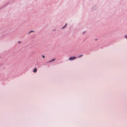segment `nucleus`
Segmentation results:
<instances>
[{"label":"nucleus","instance_id":"6","mask_svg":"<svg viewBox=\"0 0 127 127\" xmlns=\"http://www.w3.org/2000/svg\"><path fill=\"white\" fill-rule=\"evenodd\" d=\"M82 56H83V55H80L78 56V57L79 58H80Z\"/></svg>","mask_w":127,"mask_h":127},{"label":"nucleus","instance_id":"8","mask_svg":"<svg viewBox=\"0 0 127 127\" xmlns=\"http://www.w3.org/2000/svg\"><path fill=\"white\" fill-rule=\"evenodd\" d=\"M42 56V57L43 58H45V56H44V55H43Z\"/></svg>","mask_w":127,"mask_h":127},{"label":"nucleus","instance_id":"4","mask_svg":"<svg viewBox=\"0 0 127 127\" xmlns=\"http://www.w3.org/2000/svg\"><path fill=\"white\" fill-rule=\"evenodd\" d=\"M37 70V69L36 68H35L33 70V72H36Z\"/></svg>","mask_w":127,"mask_h":127},{"label":"nucleus","instance_id":"5","mask_svg":"<svg viewBox=\"0 0 127 127\" xmlns=\"http://www.w3.org/2000/svg\"><path fill=\"white\" fill-rule=\"evenodd\" d=\"M34 31H31L29 33H28V34H29L30 33H31L32 32H34Z\"/></svg>","mask_w":127,"mask_h":127},{"label":"nucleus","instance_id":"2","mask_svg":"<svg viewBox=\"0 0 127 127\" xmlns=\"http://www.w3.org/2000/svg\"><path fill=\"white\" fill-rule=\"evenodd\" d=\"M55 59H53L52 60H51L50 61L48 62L47 63H50V62H52L54 61H55Z\"/></svg>","mask_w":127,"mask_h":127},{"label":"nucleus","instance_id":"1","mask_svg":"<svg viewBox=\"0 0 127 127\" xmlns=\"http://www.w3.org/2000/svg\"><path fill=\"white\" fill-rule=\"evenodd\" d=\"M76 58L75 57H70L69 58V60H72L76 59Z\"/></svg>","mask_w":127,"mask_h":127},{"label":"nucleus","instance_id":"9","mask_svg":"<svg viewBox=\"0 0 127 127\" xmlns=\"http://www.w3.org/2000/svg\"><path fill=\"white\" fill-rule=\"evenodd\" d=\"M21 42L20 41H18V43H21Z\"/></svg>","mask_w":127,"mask_h":127},{"label":"nucleus","instance_id":"3","mask_svg":"<svg viewBox=\"0 0 127 127\" xmlns=\"http://www.w3.org/2000/svg\"><path fill=\"white\" fill-rule=\"evenodd\" d=\"M67 23H66L65 25L62 28V29H64V28L65 27H66V26L67 25Z\"/></svg>","mask_w":127,"mask_h":127},{"label":"nucleus","instance_id":"7","mask_svg":"<svg viewBox=\"0 0 127 127\" xmlns=\"http://www.w3.org/2000/svg\"><path fill=\"white\" fill-rule=\"evenodd\" d=\"M124 37L126 38L127 39V35H125L124 36Z\"/></svg>","mask_w":127,"mask_h":127},{"label":"nucleus","instance_id":"10","mask_svg":"<svg viewBox=\"0 0 127 127\" xmlns=\"http://www.w3.org/2000/svg\"><path fill=\"white\" fill-rule=\"evenodd\" d=\"M97 39H95V40H97Z\"/></svg>","mask_w":127,"mask_h":127}]
</instances>
